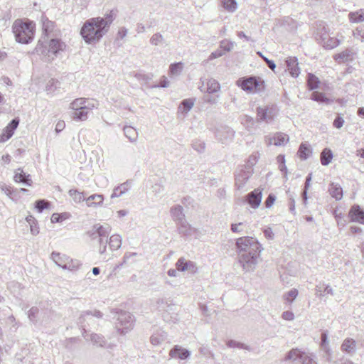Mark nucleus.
<instances>
[{"label": "nucleus", "mask_w": 364, "mask_h": 364, "mask_svg": "<svg viewBox=\"0 0 364 364\" xmlns=\"http://www.w3.org/2000/svg\"><path fill=\"white\" fill-rule=\"evenodd\" d=\"M235 247L238 254V261L246 272H253L260 259V253L263 250L258 240L249 236L237 238Z\"/></svg>", "instance_id": "obj_1"}, {"label": "nucleus", "mask_w": 364, "mask_h": 364, "mask_svg": "<svg viewBox=\"0 0 364 364\" xmlns=\"http://www.w3.org/2000/svg\"><path fill=\"white\" fill-rule=\"evenodd\" d=\"M107 32L97 17L87 20L80 30L82 37L90 44L98 42Z\"/></svg>", "instance_id": "obj_2"}, {"label": "nucleus", "mask_w": 364, "mask_h": 364, "mask_svg": "<svg viewBox=\"0 0 364 364\" xmlns=\"http://www.w3.org/2000/svg\"><path fill=\"white\" fill-rule=\"evenodd\" d=\"M65 48V44L58 38H53L48 42L39 41L35 50L45 61L51 62L58 57Z\"/></svg>", "instance_id": "obj_3"}, {"label": "nucleus", "mask_w": 364, "mask_h": 364, "mask_svg": "<svg viewBox=\"0 0 364 364\" xmlns=\"http://www.w3.org/2000/svg\"><path fill=\"white\" fill-rule=\"evenodd\" d=\"M16 41L22 44H28L33 39L35 23L28 19H17L12 26Z\"/></svg>", "instance_id": "obj_4"}, {"label": "nucleus", "mask_w": 364, "mask_h": 364, "mask_svg": "<svg viewBox=\"0 0 364 364\" xmlns=\"http://www.w3.org/2000/svg\"><path fill=\"white\" fill-rule=\"evenodd\" d=\"M236 85L245 92L257 93L264 90V82L255 76L243 77L236 81Z\"/></svg>", "instance_id": "obj_5"}, {"label": "nucleus", "mask_w": 364, "mask_h": 364, "mask_svg": "<svg viewBox=\"0 0 364 364\" xmlns=\"http://www.w3.org/2000/svg\"><path fill=\"white\" fill-rule=\"evenodd\" d=\"M284 360H299L301 364H318L314 354L301 351L298 348H293L289 350L287 353Z\"/></svg>", "instance_id": "obj_6"}, {"label": "nucleus", "mask_w": 364, "mask_h": 364, "mask_svg": "<svg viewBox=\"0 0 364 364\" xmlns=\"http://www.w3.org/2000/svg\"><path fill=\"white\" fill-rule=\"evenodd\" d=\"M134 316L129 312L121 311L118 313L116 329L122 335H125L134 327Z\"/></svg>", "instance_id": "obj_7"}, {"label": "nucleus", "mask_w": 364, "mask_h": 364, "mask_svg": "<svg viewBox=\"0 0 364 364\" xmlns=\"http://www.w3.org/2000/svg\"><path fill=\"white\" fill-rule=\"evenodd\" d=\"M52 260L63 269L75 270L78 268L80 264L77 260H73L65 255L53 252L51 254Z\"/></svg>", "instance_id": "obj_8"}, {"label": "nucleus", "mask_w": 364, "mask_h": 364, "mask_svg": "<svg viewBox=\"0 0 364 364\" xmlns=\"http://www.w3.org/2000/svg\"><path fill=\"white\" fill-rule=\"evenodd\" d=\"M252 168L251 166L248 165L242 168L236 174H235V186L237 189L240 190L243 188L244 186L248 181V179L252 175Z\"/></svg>", "instance_id": "obj_9"}, {"label": "nucleus", "mask_w": 364, "mask_h": 364, "mask_svg": "<svg viewBox=\"0 0 364 364\" xmlns=\"http://www.w3.org/2000/svg\"><path fill=\"white\" fill-rule=\"evenodd\" d=\"M274 112L273 108L258 107L257 108V121H264L270 123L274 119Z\"/></svg>", "instance_id": "obj_10"}, {"label": "nucleus", "mask_w": 364, "mask_h": 364, "mask_svg": "<svg viewBox=\"0 0 364 364\" xmlns=\"http://www.w3.org/2000/svg\"><path fill=\"white\" fill-rule=\"evenodd\" d=\"M95 231L92 234L93 238L99 237V242L102 244L105 240H107L108 235L111 231V228L109 225L106 224L102 225L97 224L93 228Z\"/></svg>", "instance_id": "obj_11"}, {"label": "nucleus", "mask_w": 364, "mask_h": 364, "mask_svg": "<svg viewBox=\"0 0 364 364\" xmlns=\"http://www.w3.org/2000/svg\"><path fill=\"white\" fill-rule=\"evenodd\" d=\"M191 355V351L179 345L174 346L169 351V356L173 359L184 360Z\"/></svg>", "instance_id": "obj_12"}, {"label": "nucleus", "mask_w": 364, "mask_h": 364, "mask_svg": "<svg viewBox=\"0 0 364 364\" xmlns=\"http://www.w3.org/2000/svg\"><path fill=\"white\" fill-rule=\"evenodd\" d=\"M289 136L284 133L277 132L272 137L265 136V140L267 146L274 144L275 146H284L289 141Z\"/></svg>", "instance_id": "obj_13"}, {"label": "nucleus", "mask_w": 364, "mask_h": 364, "mask_svg": "<svg viewBox=\"0 0 364 364\" xmlns=\"http://www.w3.org/2000/svg\"><path fill=\"white\" fill-rule=\"evenodd\" d=\"M171 215L178 225H181L182 228L186 226L185 215L181 205H176L172 207L171 209Z\"/></svg>", "instance_id": "obj_14"}, {"label": "nucleus", "mask_w": 364, "mask_h": 364, "mask_svg": "<svg viewBox=\"0 0 364 364\" xmlns=\"http://www.w3.org/2000/svg\"><path fill=\"white\" fill-rule=\"evenodd\" d=\"M285 65L289 74L293 77H297L300 74L298 59L296 57H288L285 60Z\"/></svg>", "instance_id": "obj_15"}, {"label": "nucleus", "mask_w": 364, "mask_h": 364, "mask_svg": "<svg viewBox=\"0 0 364 364\" xmlns=\"http://www.w3.org/2000/svg\"><path fill=\"white\" fill-rule=\"evenodd\" d=\"M348 217L352 222L364 224V210L358 205H354L351 207L348 213Z\"/></svg>", "instance_id": "obj_16"}, {"label": "nucleus", "mask_w": 364, "mask_h": 364, "mask_svg": "<svg viewBox=\"0 0 364 364\" xmlns=\"http://www.w3.org/2000/svg\"><path fill=\"white\" fill-rule=\"evenodd\" d=\"M85 328L86 327L82 328V334L86 341H91L94 345L98 346L100 347H105L106 341L102 336L98 335L97 333L88 334Z\"/></svg>", "instance_id": "obj_17"}, {"label": "nucleus", "mask_w": 364, "mask_h": 364, "mask_svg": "<svg viewBox=\"0 0 364 364\" xmlns=\"http://www.w3.org/2000/svg\"><path fill=\"white\" fill-rule=\"evenodd\" d=\"M262 200V192L255 189L253 191L248 193L246 196L247 203L252 208H257L261 203Z\"/></svg>", "instance_id": "obj_18"}, {"label": "nucleus", "mask_w": 364, "mask_h": 364, "mask_svg": "<svg viewBox=\"0 0 364 364\" xmlns=\"http://www.w3.org/2000/svg\"><path fill=\"white\" fill-rule=\"evenodd\" d=\"M18 123L19 120L18 119H12L1 134L0 141H6L9 139L13 136L14 130L17 128Z\"/></svg>", "instance_id": "obj_19"}, {"label": "nucleus", "mask_w": 364, "mask_h": 364, "mask_svg": "<svg viewBox=\"0 0 364 364\" xmlns=\"http://www.w3.org/2000/svg\"><path fill=\"white\" fill-rule=\"evenodd\" d=\"M14 180L16 183H21L28 186H31L33 183L31 175L26 174L20 168L15 171Z\"/></svg>", "instance_id": "obj_20"}, {"label": "nucleus", "mask_w": 364, "mask_h": 364, "mask_svg": "<svg viewBox=\"0 0 364 364\" xmlns=\"http://www.w3.org/2000/svg\"><path fill=\"white\" fill-rule=\"evenodd\" d=\"M91 316H95L100 318L102 317V314L98 310L87 311L83 312L78 318V324L81 326V328L86 327L85 322L92 320Z\"/></svg>", "instance_id": "obj_21"}, {"label": "nucleus", "mask_w": 364, "mask_h": 364, "mask_svg": "<svg viewBox=\"0 0 364 364\" xmlns=\"http://www.w3.org/2000/svg\"><path fill=\"white\" fill-rule=\"evenodd\" d=\"M132 186V181H127L118 186L115 187L111 194V198H115L122 196L124 194L127 193Z\"/></svg>", "instance_id": "obj_22"}, {"label": "nucleus", "mask_w": 364, "mask_h": 364, "mask_svg": "<svg viewBox=\"0 0 364 364\" xmlns=\"http://www.w3.org/2000/svg\"><path fill=\"white\" fill-rule=\"evenodd\" d=\"M167 339V333L161 330H156L150 337V342L153 346H159Z\"/></svg>", "instance_id": "obj_23"}, {"label": "nucleus", "mask_w": 364, "mask_h": 364, "mask_svg": "<svg viewBox=\"0 0 364 364\" xmlns=\"http://www.w3.org/2000/svg\"><path fill=\"white\" fill-rule=\"evenodd\" d=\"M235 135V132L232 129L228 127H221L216 132V136L221 141H224L228 139H232Z\"/></svg>", "instance_id": "obj_24"}, {"label": "nucleus", "mask_w": 364, "mask_h": 364, "mask_svg": "<svg viewBox=\"0 0 364 364\" xmlns=\"http://www.w3.org/2000/svg\"><path fill=\"white\" fill-rule=\"evenodd\" d=\"M104 196L102 194H92L86 198L85 202L88 207L97 208L102 206Z\"/></svg>", "instance_id": "obj_25"}, {"label": "nucleus", "mask_w": 364, "mask_h": 364, "mask_svg": "<svg viewBox=\"0 0 364 364\" xmlns=\"http://www.w3.org/2000/svg\"><path fill=\"white\" fill-rule=\"evenodd\" d=\"M353 52L350 49H346L343 52L333 56L334 60L338 63L351 61L353 59Z\"/></svg>", "instance_id": "obj_26"}, {"label": "nucleus", "mask_w": 364, "mask_h": 364, "mask_svg": "<svg viewBox=\"0 0 364 364\" xmlns=\"http://www.w3.org/2000/svg\"><path fill=\"white\" fill-rule=\"evenodd\" d=\"M330 294L333 296L334 291L330 285L317 284L315 288V295L318 297H323Z\"/></svg>", "instance_id": "obj_27"}, {"label": "nucleus", "mask_w": 364, "mask_h": 364, "mask_svg": "<svg viewBox=\"0 0 364 364\" xmlns=\"http://www.w3.org/2000/svg\"><path fill=\"white\" fill-rule=\"evenodd\" d=\"M341 350L347 353L348 354L352 355L355 352L356 342L353 338H346L341 345Z\"/></svg>", "instance_id": "obj_28"}, {"label": "nucleus", "mask_w": 364, "mask_h": 364, "mask_svg": "<svg viewBox=\"0 0 364 364\" xmlns=\"http://www.w3.org/2000/svg\"><path fill=\"white\" fill-rule=\"evenodd\" d=\"M330 195L336 200H340L343 198V189L340 185L334 183L330 184L328 189Z\"/></svg>", "instance_id": "obj_29"}, {"label": "nucleus", "mask_w": 364, "mask_h": 364, "mask_svg": "<svg viewBox=\"0 0 364 364\" xmlns=\"http://www.w3.org/2000/svg\"><path fill=\"white\" fill-rule=\"evenodd\" d=\"M99 21L102 23V27L105 28V29L108 31L110 27V25L113 22L115 15L113 11H110L108 14H105L104 18L98 17Z\"/></svg>", "instance_id": "obj_30"}, {"label": "nucleus", "mask_w": 364, "mask_h": 364, "mask_svg": "<svg viewBox=\"0 0 364 364\" xmlns=\"http://www.w3.org/2000/svg\"><path fill=\"white\" fill-rule=\"evenodd\" d=\"M124 134L129 140L134 143L136 142L138 139V132L134 127L131 126H125L124 127Z\"/></svg>", "instance_id": "obj_31"}, {"label": "nucleus", "mask_w": 364, "mask_h": 364, "mask_svg": "<svg viewBox=\"0 0 364 364\" xmlns=\"http://www.w3.org/2000/svg\"><path fill=\"white\" fill-rule=\"evenodd\" d=\"M42 29L46 36H48L54 28V22L50 21L46 16L41 17Z\"/></svg>", "instance_id": "obj_32"}, {"label": "nucleus", "mask_w": 364, "mask_h": 364, "mask_svg": "<svg viewBox=\"0 0 364 364\" xmlns=\"http://www.w3.org/2000/svg\"><path fill=\"white\" fill-rule=\"evenodd\" d=\"M223 9L230 12L234 13L237 9V2L235 0H220Z\"/></svg>", "instance_id": "obj_33"}, {"label": "nucleus", "mask_w": 364, "mask_h": 364, "mask_svg": "<svg viewBox=\"0 0 364 364\" xmlns=\"http://www.w3.org/2000/svg\"><path fill=\"white\" fill-rule=\"evenodd\" d=\"M333 159V152L330 149L325 148L321 153V163L323 166H328Z\"/></svg>", "instance_id": "obj_34"}, {"label": "nucleus", "mask_w": 364, "mask_h": 364, "mask_svg": "<svg viewBox=\"0 0 364 364\" xmlns=\"http://www.w3.org/2000/svg\"><path fill=\"white\" fill-rule=\"evenodd\" d=\"M348 18L351 23H360L364 21V9H360L355 12H350Z\"/></svg>", "instance_id": "obj_35"}, {"label": "nucleus", "mask_w": 364, "mask_h": 364, "mask_svg": "<svg viewBox=\"0 0 364 364\" xmlns=\"http://www.w3.org/2000/svg\"><path fill=\"white\" fill-rule=\"evenodd\" d=\"M68 194L75 203H80L82 201H85L86 200L84 193L80 192L76 189H70Z\"/></svg>", "instance_id": "obj_36"}, {"label": "nucleus", "mask_w": 364, "mask_h": 364, "mask_svg": "<svg viewBox=\"0 0 364 364\" xmlns=\"http://www.w3.org/2000/svg\"><path fill=\"white\" fill-rule=\"evenodd\" d=\"M311 99L314 101L320 102V103H325V104H329L332 102L329 98L326 97L325 94L323 92H319L317 91H314L311 94Z\"/></svg>", "instance_id": "obj_37"}, {"label": "nucleus", "mask_w": 364, "mask_h": 364, "mask_svg": "<svg viewBox=\"0 0 364 364\" xmlns=\"http://www.w3.org/2000/svg\"><path fill=\"white\" fill-rule=\"evenodd\" d=\"M206 91L208 93H215L220 89L219 82L214 79H209L206 82Z\"/></svg>", "instance_id": "obj_38"}, {"label": "nucleus", "mask_w": 364, "mask_h": 364, "mask_svg": "<svg viewBox=\"0 0 364 364\" xmlns=\"http://www.w3.org/2000/svg\"><path fill=\"white\" fill-rule=\"evenodd\" d=\"M109 245L112 250H118L122 245V238L119 235H113L110 237Z\"/></svg>", "instance_id": "obj_39"}, {"label": "nucleus", "mask_w": 364, "mask_h": 364, "mask_svg": "<svg viewBox=\"0 0 364 364\" xmlns=\"http://www.w3.org/2000/svg\"><path fill=\"white\" fill-rule=\"evenodd\" d=\"M88 112L85 109L75 110L72 113V117L75 120L85 121L87 119Z\"/></svg>", "instance_id": "obj_40"}, {"label": "nucleus", "mask_w": 364, "mask_h": 364, "mask_svg": "<svg viewBox=\"0 0 364 364\" xmlns=\"http://www.w3.org/2000/svg\"><path fill=\"white\" fill-rule=\"evenodd\" d=\"M308 87L310 90H314L318 88L320 81L318 78L312 73L308 75L307 78Z\"/></svg>", "instance_id": "obj_41"}, {"label": "nucleus", "mask_w": 364, "mask_h": 364, "mask_svg": "<svg viewBox=\"0 0 364 364\" xmlns=\"http://www.w3.org/2000/svg\"><path fill=\"white\" fill-rule=\"evenodd\" d=\"M173 306L168 304V301L163 299H158L156 301V308L160 311H168L173 309Z\"/></svg>", "instance_id": "obj_42"}, {"label": "nucleus", "mask_w": 364, "mask_h": 364, "mask_svg": "<svg viewBox=\"0 0 364 364\" xmlns=\"http://www.w3.org/2000/svg\"><path fill=\"white\" fill-rule=\"evenodd\" d=\"M310 153L311 150L309 146L305 143H302L298 151L299 158L302 160H306L309 157Z\"/></svg>", "instance_id": "obj_43"}, {"label": "nucleus", "mask_w": 364, "mask_h": 364, "mask_svg": "<svg viewBox=\"0 0 364 364\" xmlns=\"http://www.w3.org/2000/svg\"><path fill=\"white\" fill-rule=\"evenodd\" d=\"M193 105L194 102L191 99L183 100L179 106V109L182 112L187 113L192 109Z\"/></svg>", "instance_id": "obj_44"}, {"label": "nucleus", "mask_w": 364, "mask_h": 364, "mask_svg": "<svg viewBox=\"0 0 364 364\" xmlns=\"http://www.w3.org/2000/svg\"><path fill=\"white\" fill-rule=\"evenodd\" d=\"M183 70L182 63H176L171 64L169 67V75L175 76L179 75Z\"/></svg>", "instance_id": "obj_45"}, {"label": "nucleus", "mask_w": 364, "mask_h": 364, "mask_svg": "<svg viewBox=\"0 0 364 364\" xmlns=\"http://www.w3.org/2000/svg\"><path fill=\"white\" fill-rule=\"evenodd\" d=\"M85 98H77L70 103V108L72 109L73 111L85 109Z\"/></svg>", "instance_id": "obj_46"}, {"label": "nucleus", "mask_w": 364, "mask_h": 364, "mask_svg": "<svg viewBox=\"0 0 364 364\" xmlns=\"http://www.w3.org/2000/svg\"><path fill=\"white\" fill-rule=\"evenodd\" d=\"M60 87V82L55 79H50L46 84V90L48 92H54Z\"/></svg>", "instance_id": "obj_47"}, {"label": "nucleus", "mask_w": 364, "mask_h": 364, "mask_svg": "<svg viewBox=\"0 0 364 364\" xmlns=\"http://www.w3.org/2000/svg\"><path fill=\"white\" fill-rule=\"evenodd\" d=\"M340 44V41L336 38H330L324 41L323 46L327 49H333Z\"/></svg>", "instance_id": "obj_48"}, {"label": "nucleus", "mask_w": 364, "mask_h": 364, "mask_svg": "<svg viewBox=\"0 0 364 364\" xmlns=\"http://www.w3.org/2000/svg\"><path fill=\"white\" fill-rule=\"evenodd\" d=\"M49 203L46 200H38L35 203V208L39 213H42L45 209L48 208Z\"/></svg>", "instance_id": "obj_49"}, {"label": "nucleus", "mask_w": 364, "mask_h": 364, "mask_svg": "<svg viewBox=\"0 0 364 364\" xmlns=\"http://www.w3.org/2000/svg\"><path fill=\"white\" fill-rule=\"evenodd\" d=\"M134 77L142 84L148 83L151 79V75L142 73H136Z\"/></svg>", "instance_id": "obj_50"}, {"label": "nucleus", "mask_w": 364, "mask_h": 364, "mask_svg": "<svg viewBox=\"0 0 364 364\" xmlns=\"http://www.w3.org/2000/svg\"><path fill=\"white\" fill-rule=\"evenodd\" d=\"M84 106L85 109L90 112L94 108L97 107L98 102L94 99H85V103Z\"/></svg>", "instance_id": "obj_51"}, {"label": "nucleus", "mask_w": 364, "mask_h": 364, "mask_svg": "<svg viewBox=\"0 0 364 364\" xmlns=\"http://www.w3.org/2000/svg\"><path fill=\"white\" fill-rule=\"evenodd\" d=\"M178 231L180 233L183 234L184 235H191L193 232V229L191 226L186 221V226L183 227L181 225H178Z\"/></svg>", "instance_id": "obj_52"}, {"label": "nucleus", "mask_w": 364, "mask_h": 364, "mask_svg": "<svg viewBox=\"0 0 364 364\" xmlns=\"http://www.w3.org/2000/svg\"><path fill=\"white\" fill-rule=\"evenodd\" d=\"M298 295V291L296 289H292L289 290L288 292H287L284 297L285 300H287L289 302H292L294 299L296 298Z\"/></svg>", "instance_id": "obj_53"}, {"label": "nucleus", "mask_w": 364, "mask_h": 364, "mask_svg": "<svg viewBox=\"0 0 364 364\" xmlns=\"http://www.w3.org/2000/svg\"><path fill=\"white\" fill-rule=\"evenodd\" d=\"M227 346L229 348H243V349L249 350L248 346H247L245 344L240 343V342H237V341H234V340H230L227 343Z\"/></svg>", "instance_id": "obj_54"}, {"label": "nucleus", "mask_w": 364, "mask_h": 364, "mask_svg": "<svg viewBox=\"0 0 364 364\" xmlns=\"http://www.w3.org/2000/svg\"><path fill=\"white\" fill-rule=\"evenodd\" d=\"M186 262H187V260L183 257H181L180 259H178V260L177 261V262L176 264L177 270L180 271V272L186 271V269H187V266L186 265Z\"/></svg>", "instance_id": "obj_55"}, {"label": "nucleus", "mask_w": 364, "mask_h": 364, "mask_svg": "<svg viewBox=\"0 0 364 364\" xmlns=\"http://www.w3.org/2000/svg\"><path fill=\"white\" fill-rule=\"evenodd\" d=\"M192 147L193 149L197 151L199 153H202L204 151L205 146V144L199 140H196L193 141Z\"/></svg>", "instance_id": "obj_56"}, {"label": "nucleus", "mask_w": 364, "mask_h": 364, "mask_svg": "<svg viewBox=\"0 0 364 364\" xmlns=\"http://www.w3.org/2000/svg\"><path fill=\"white\" fill-rule=\"evenodd\" d=\"M163 40H164L163 36L161 34L157 33L154 34L151 36V38L150 39V43L152 45L158 46L163 41Z\"/></svg>", "instance_id": "obj_57"}, {"label": "nucleus", "mask_w": 364, "mask_h": 364, "mask_svg": "<svg viewBox=\"0 0 364 364\" xmlns=\"http://www.w3.org/2000/svg\"><path fill=\"white\" fill-rule=\"evenodd\" d=\"M234 47V43L228 41H222L220 42V48L225 51H230Z\"/></svg>", "instance_id": "obj_58"}, {"label": "nucleus", "mask_w": 364, "mask_h": 364, "mask_svg": "<svg viewBox=\"0 0 364 364\" xmlns=\"http://www.w3.org/2000/svg\"><path fill=\"white\" fill-rule=\"evenodd\" d=\"M39 311L38 308L33 306L28 312V317L31 321H35Z\"/></svg>", "instance_id": "obj_59"}, {"label": "nucleus", "mask_w": 364, "mask_h": 364, "mask_svg": "<svg viewBox=\"0 0 364 364\" xmlns=\"http://www.w3.org/2000/svg\"><path fill=\"white\" fill-rule=\"evenodd\" d=\"M186 265L187 266L186 271L191 274H194L198 271V267L194 262L187 260Z\"/></svg>", "instance_id": "obj_60"}, {"label": "nucleus", "mask_w": 364, "mask_h": 364, "mask_svg": "<svg viewBox=\"0 0 364 364\" xmlns=\"http://www.w3.org/2000/svg\"><path fill=\"white\" fill-rule=\"evenodd\" d=\"M169 86V81L166 76H162L159 85L152 86V87H168Z\"/></svg>", "instance_id": "obj_61"}, {"label": "nucleus", "mask_w": 364, "mask_h": 364, "mask_svg": "<svg viewBox=\"0 0 364 364\" xmlns=\"http://www.w3.org/2000/svg\"><path fill=\"white\" fill-rule=\"evenodd\" d=\"M137 255L136 252H127L124 254L123 257V261L118 266H122L123 264H125L128 262L129 259H131L133 257H136Z\"/></svg>", "instance_id": "obj_62"}, {"label": "nucleus", "mask_w": 364, "mask_h": 364, "mask_svg": "<svg viewBox=\"0 0 364 364\" xmlns=\"http://www.w3.org/2000/svg\"><path fill=\"white\" fill-rule=\"evenodd\" d=\"M344 124V119L340 115H338L333 121V126L337 129H341Z\"/></svg>", "instance_id": "obj_63"}, {"label": "nucleus", "mask_w": 364, "mask_h": 364, "mask_svg": "<svg viewBox=\"0 0 364 364\" xmlns=\"http://www.w3.org/2000/svg\"><path fill=\"white\" fill-rule=\"evenodd\" d=\"M275 196L273 194H269L264 202L266 208H270L275 201Z\"/></svg>", "instance_id": "obj_64"}]
</instances>
